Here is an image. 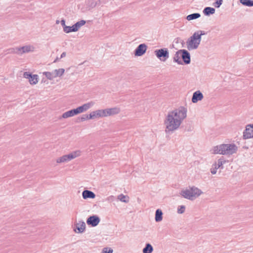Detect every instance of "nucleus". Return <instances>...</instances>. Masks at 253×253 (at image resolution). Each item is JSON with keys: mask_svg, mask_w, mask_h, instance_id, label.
Wrapping results in <instances>:
<instances>
[{"mask_svg": "<svg viewBox=\"0 0 253 253\" xmlns=\"http://www.w3.org/2000/svg\"><path fill=\"white\" fill-rule=\"evenodd\" d=\"M81 155V151L80 150H76L71 152L68 155H65L63 156L58 158L56 160L57 163H67L77 157L80 156Z\"/></svg>", "mask_w": 253, "mask_h": 253, "instance_id": "5", "label": "nucleus"}, {"mask_svg": "<svg viewBox=\"0 0 253 253\" xmlns=\"http://www.w3.org/2000/svg\"><path fill=\"white\" fill-rule=\"evenodd\" d=\"M222 0H216V1L213 3V5L216 8H219L222 4Z\"/></svg>", "mask_w": 253, "mask_h": 253, "instance_id": "37", "label": "nucleus"}, {"mask_svg": "<svg viewBox=\"0 0 253 253\" xmlns=\"http://www.w3.org/2000/svg\"><path fill=\"white\" fill-rule=\"evenodd\" d=\"M127 198H128V197H127L126 196H125L124 195H123V194H121L120 195H119L118 196V199L120 200L121 202H124V203H127L128 202V200H126V199Z\"/></svg>", "mask_w": 253, "mask_h": 253, "instance_id": "32", "label": "nucleus"}, {"mask_svg": "<svg viewBox=\"0 0 253 253\" xmlns=\"http://www.w3.org/2000/svg\"><path fill=\"white\" fill-rule=\"evenodd\" d=\"M203 97L204 96L200 91H196L194 92L193 94L192 97V102L194 103H197L198 101L202 100Z\"/></svg>", "mask_w": 253, "mask_h": 253, "instance_id": "12", "label": "nucleus"}, {"mask_svg": "<svg viewBox=\"0 0 253 253\" xmlns=\"http://www.w3.org/2000/svg\"><path fill=\"white\" fill-rule=\"evenodd\" d=\"M156 57L161 61H166L169 57V50L167 48H161L154 51Z\"/></svg>", "mask_w": 253, "mask_h": 253, "instance_id": "6", "label": "nucleus"}, {"mask_svg": "<svg viewBox=\"0 0 253 253\" xmlns=\"http://www.w3.org/2000/svg\"><path fill=\"white\" fill-rule=\"evenodd\" d=\"M113 250L111 248H105L103 249L102 253H112Z\"/></svg>", "mask_w": 253, "mask_h": 253, "instance_id": "40", "label": "nucleus"}, {"mask_svg": "<svg viewBox=\"0 0 253 253\" xmlns=\"http://www.w3.org/2000/svg\"><path fill=\"white\" fill-rule=\"evenodd\" d=\"M187 109L181 106L169 112L166 116L164 124L165 133L170 134L178 129L183 120L187 117Z\"/></svg>", "mask_w": 253, "mask_h": 253, "instance_id": "1", "label": "nucleus"}, {"mask_svg": "<svg viewBox=\"0 0 253 253\" xmlns=\"http://www.w3.org/2000/svg\"><path fill=\"white\" fill-rule=\"evenodd\" d=\"M18 47L15 48H10L7 50L8 51V53H13V54H19V50H18Z\"/></svg>", "mask_w": 253, "mask_h": 253, "instance_id": "34", "label": "nucleus"}, {"mask_svg": "<svg viewBox=\"0 0 253 253\" xmlns=\"http://www.w3.org/2000/svg\"><path fill=\"white\" fill-rule=\"evenodd\" d=\"M73 28H74L73 26H72L71 27V26H66L63 28V31L66 33H69L70 32H75V29H73Z\"/></svg>", "mask_w": 253, "mask_h": 253, "instance_id": "31", "label": "nucleus"}, {"mask_svg": "<svg viewBox=\"0 0 253 253\" xmlns=\"http://www.w3.org/2000/svg\"><path fill=\"white\" fill-rule=\"evenodd\" d=\"M86 22L85 20H82L80 21L77 22L74 25H73L74 28L75 32H77L79 29L85 24Z\"/></svg>", "mask_w": 253, "mask_h": 253, "instance_id": "21", "label": "nucleus"}, {"mask_svg": "<svg viewBox=\"0 0 253 253\" xmlns=\"http://www.w3.org/2000/svg\"><path fill=\"white\" fill-rule=\"evenodd\" d=\"M76 229L74 231L77 233H83L85 229V224L84 221H79V223L76 225Z\"/></svg>", "mask_w": 253, "mask_h": 253, "instance_id": "13", "label": "nucleus"}, {"mask_svg": "<svg viewBox=\"0 0 253 253\" xmlns=\"http://www.w3.org/2000/svg\"><path fill=\"white\" fill-rule=\"evenodd\" d=\"M60 58L57 57L56 59L54 61V62H56L57 61H58Z\"/></svg>", "mask_w": 253, "mask_h": 253, "instance_id": "45", "label": "nucleus"}, {"mask_svg": "<svg viewBox=\"0 0 253 253\" xmlns=\"http://www.w3.org/2000/svg\"><path fill=\"white\" fill-rule=\"evenodd\" d=\"M214 154L231 155L238 151V147L234 143L222 144L216 146L213 149Z\"/></svg>", "mask_w": 253, "mask_h": 253, "instance_id": "2", "label": "nucleus"}, {"mask_svg": "<svg viewBox=\"0 0 253 253\" xmlns=\"http://www.w3.org/2000/svg\"><path fill=\"white\" fill-rule=\"evenodd\" d=\"M74 116L71 110H69L64 113L62 116L59 118V119H61L62 118L66 119L69 117H71Z\"/></svg>", "mask_w": 253, "mask_h": 253, "instance_id": "29", "label": "nucleus"}, {"mask_svg": "<svg viewBox=\"0 0 253 253\" xmlns=\"http://www.w3.org/2000/svg\"><path fill=\"white\" fill-rule=\"evenodd\" d=\"M216 170L217 169H215V168L212 167V168L211 169V172L212 174H215L216 173Z\"/></svg>", "mask_w": 253, "mask_h": 253, "instance_id": "41", "label": "nucleus"}, {"mask_svg": "<svg viewBox=\"0 0 253 253\" xmlns=\"http://www.w3.org/2000/svg\"><path fill=\"white\" fill-rule=\"evenodd\" d=\"M90 119L89 118V115L84 114L83 115L81 118L78 119L77 122H84L86 120Z\"/></svg>", "mask_w": 253, "mask_h": 253, "instance_id": "35", "label": "nucleus"}, {"mask_svg": "<svg viewBox=\"0 0 253 253\" xmlns=\"http://www.w3.org/2000/svg\"><path fill=\"white\" fill-rule=\"evenodd\" d=\"M181 53V58L185 64H189L191 62L190 54L186 49H180Z\"/></svg>", "mask_w": 253, "mask_h": 253, "instance_id": "8", "label": "nucleus"}, {"mask_svg": "<svg viewBox=\"0 0 253 253\" xmlns=\"http://www.w3.org/2000/svg\"><path fill=\"white\" fill-rule=\"evenodd\" d=\"M215 10L214 8L211 7H206L203 10L204 14L206 16H209L215 13Z\"/></svg>", "mask_w": 253, "mask_h": 253, "instance_id": "19", "label": "nucleus"}, {"mask_svg": "<svg viewBox=\"0 0 253 253\" xmlns=\"http://www.w3.org/2000/svg\"><path fill=\"white\" fill-rule=\"evenodd\" d=\"M147 48V46L145 43L139 44L134 51L135 56H141L143 55L146 52Z\"/></svg>", "mask_w": 253, "mask_h": 253, "instance_id": "7", "label": "nucleus"}, {"mask_svg": "<svg viewBox=\"0 0 253 253\" xmlns=\"http://www.w3.org/2000/svg\"><path fill=\"white\" fill-rule=\"evenodd\" d=\"M94 105V103L92 101L88 102L87 103L84 104L81 106L79 107L80 113H83L87 111L91 107H92Z\"/></svg>", "mask_w": 253, "mask_h": 253, "instance_id": "15", "label": "nucleus"}, {"mask_svg": "<svg viewBox=\"0 0 253 253\" xmlns=\"http://www.w3.org/2000/svg\"><path fill=\"white\" fill-rule=\"evenodd\" d=\"M203 192L198 188L193 186L189 187V189H183L180 194L184 198L193 201L200 196Z\"/></svg>", "mask_w": 253, "mask_h": 253, "instance_id": "4", "label": "nucleus"}, {"mask_svg": "<svg viewBox=\"0 0 253 253\" xmlns=\"http://www.w3.org/2000/svg\"><path fill=\"white\" fill-rule=\"evenodd\" d=\"M212 167L215 168V169H216L220 168L219 167H218V165L215 162L212 165Z\"/></svg>", "mask_w": 253, "mask_h": 253, "instance_id": "43", "label": "nucleus"}, {"mask_svg": "<svg viewBox=\"0 0 253 253\" xmlns=\"http://www.w3.org/2000/svg\"><path fill=\"white\" fill-rule=\"evenodd\" d=\"M89 118L90 119H92L95 118H99V116H98V110L93 111L90 113L89 115Z\"/></svg>", "mask_w": 253, "mask_h": 253, "instance_id": "33", "label": "nucleus"}, {"mask_svg": "<svg viewBox=\"0 0 253 253\" xmlns=\"http://www.w3.org/2000/svg\"><path fill=\"white\" fill-rule=\"evenodd\" d=\"M100 220V218L97 215H92L89 216L87 218L86 223L89 225H91L92 227H95L99 224Z\"/></svg>", "mask_w": 253, "mask_h": 253, "instance_id": "9", "label": "nucleus"}, {"mask_svg": "<svg viewBox=\"0 0 253 253\" xmlns=\"http://www.w3.org/2000/svg\"><path fill=\"white\" fill-rule=\"evenodd\" d=\"M64 72H65V70L63 68H60L59 69H55L53 71L55 78H56L57 77L62 76L63 75V74L64 73Z\"/></svg>", "mask_w": 253, "mask_h": 253, "instance_id": "24", "label": "nucleus"}, {"mask_svg": "<svg viewBox=\"0 0 253 253\" xmlns=\"http://www.w3.org/2000/svg\"><path fill=\"white\" fill-rule=\"evenodd\" d=\"M98 116L99 118L105 117L108 116L107 109L98 110Z\"/></svg>", "mask_w": 253, "mask_h": 253, "instance_id": "25", "label": "nucleus"}, {"mask_svg": "<svg viewBox=\"0 0 253 253\" xmlns=\"http://www.w3.org/2000/svg\"><path fill=\"white\" fill-rule=\"evenodd\" d=\"M206 34L204 31L199 30L195 32L186 42L187 47L189 50L197 49L201 41V37Z\"/></svg>", "mask_w": 253, "mask_h": 253, "instance_id": "3", "label": "nucleus"}, {"mask_svg": "<svg viewBox=\"0 0 253 253\" xmlns=\"http://www.w3.org/2000/svg\"><path fill=\"white\" fill-rule=\"evenodd\" d=\"M180 57H181V53L180 51V50H179L176 52L175 54H174L173 57V61L179 65H182L183 62L182 61L180 60Z\"/></svg>", "mask_w": 253, "mask_h": 253, "instance_id": "16", "label": "nucleus"}, {"mask_svg": "<svg viewBox=\"0 0 253 253\" xmlns=\"http://www.w3.org/2000/svg\"><path fill=\"white\" fill-rule=\"evenodd\" d=\"M43 74L49 80H52L54 78H55L53 72H43Z\"/></svg>", "mask_w": 253, "mask_h": 253, "instance_id": "30", "label": "nucleus"}, {"mask_svg": "<svg viewBox=\"0 0 253 253\" xmlns=\"http://www.w3.org/2000/svg\"><path fill=\"white\" fill-rule=\"evenodd\" d=\"M201 16V14L199 13H194L188 15L186 17V19L188 21L196 19Z\"/></svg>", "mask_w": 253, "mask_h": 253, "instance_id": "23", "label": "nucleus"}, {"mask_svg": "<svg viewBox=\"0 0 253 253\" xmlns=\"http://www.w3.org/2000/svg\"><path fill=\"white\" fill-rule=\"evenodd\" d=\"M66 53L65 52H63L61 54L60 59L65 57L66 56Z\"/></svg>", "mask_w": 253, "mask_h": 253, "instance_id": "44", "label": "nucleus"}, {"mask_svg": "<svg viewBox=\"0 0 253 253\" xmlns=\"http://www.w3.org/2000/svg\"><path fill=\"white\" fill-rule=\"evenodd\" d=\"M108 116L118 114L120 112V109L117 107L107 108Z\"/></svg>", "mask_w": 253, "mask_h": 253, "instance_id": "18", "label": "nucleus"}, {"mask_svg": "<svg viewBox=\"0 0 253 253\" xmlns=\"http://www.w3.org/2000/svg\"><path fill=\"white\" fill-rule=\"evenodd\" d=\"M185 206H180L178 207L177 209V212L179 214H182L185 212Z\"/></svg>", "mask_w": 253, "mask_h": 253, "instance_id": "36", "label": "nucleus"}, {"mask_svg": "<svg viewBox=\"0 0 253 253\" xmlns=\"http://www.w3.org/2000/svg\"><path fill=\"white\" fill-rule=\"evenodd\" d=\"M153 251V248L149 243H147L142 250L143 253H152Z\"/></svg>", "mask_w": 253, "mask_h": 253, "instance_id": "22", "label": "nucleus"}, {"mask_svg": "<svg viewBox=\"0 0 253 253\" xmlns=\"http://www.w3.org/2000/svg\"><path fill=\"white\" fill-rule=\"evenodd\" d=\"M82 196L84 199H94L95 197V194L91 191L88 190H84L82 193Z\"/></svg>", "mask_w": 253, "mask_h": 253, "instance_id": "14", "label": "nucleus"}, {"mask_svg": "<svg viewBox=\"0 0 253 253\" xmlns=\"http://www.w3.org/2000/svg\"><path fill=\"white\" fill-rule=\"evenodd\" d=\"M163 219V212L160 209H158L155 213V221L156 222H160Z\"/></svg>", "mask_w": 253, "mask_h": 253, "instance_id": "20", "label": "nucleus"}, {"mask_svg": "<svg viewBox=\"0 0 253 253\" xmlns=\"http://www.w3.org/2000/svg\"><path fill=\"white\" fill-rule=\"evenodd\" d=\"M102 3V0H88L87 5L93 8L96 5H99Z\"/></svg>", "mask_w": 253, "mask_h": 253, "instance_id": "17", "label": "nucleus"}, {"mask_svg": "<svg viewBox=\"0 0 253 253\" xmlns=\"http://www.w3.org/2000/svg\"><path fill=\"white\" fill-rule=\"evenodd\" d=\"M61 24L64 28L66 25H65V21L64 19H62L61 21Z\"/></svg>", "mask_w": 253, "mask_h": 253, "instance_id": "42", "label": "nucleus"}, {"mask_svg": "<svg viewBox=\"0 0 253 253\" xmlns=\"http://www.w3.org/2000/svg\"><path fill=\"white\" fill-rule=\"evenodd\" d=\"M59 20H56V24H59Z\"/></svg>", "mask_w": 253, "mask_h": 253, "instance_id": "46", "label": "nucleus"}, {"mask_svg": "<svg viewBox=\"0 0 253 253\" xmlns=\"http://www.w3.org/2000/svg\"><path fill=\"white\" fill-rule=\"evenodd\" d=\"M38 79L39 77L37 75H33L29 82L31 84H36L38 82Z\"/></svg>", "mask_w": 253, "mask_h": 253, "instance_id": "26", "label": "nucleus"}, {"mask_svg": "<svg viewBox=\"0 0 253 253\" xmlns=\"http://www.w3.org/2000/svg\"><path fill=\"white\" fill-rule=\"evenodd\" d=\"M32 76L33 75L31 73L28 72H25L23 74L24 78L26 79H28L29 80L31 78Z\"/></svg>", "mask_w": 253, "mask_h": 253, "instance_id": "38", "label": "nucleus"}, {"mask_svg": "<svg viewBox=\"0 0 253 253\" xmlns=\"http://www.w3.org/2000/svg\"><path fill=\"white\" fill-rule=\"evenodd\" d=\"M110 198H113V196H111Z\"/></svg>", "mask_w": 253, "mask_h": 253, "instance_id": "47", "label": "nucleus"}, {"mask_svg": "<svg viewBox=\"0 0 253 253\" xmlns=\"http://www.w3.org/2000/svg\"><path fill=\"white\" fill-rule=\"evenodd\" d=\"M71 110L72 112L73 116H75V115H78V114L81 113L79 107L77 108L76 109H72Z\"/></svg>", "mask_w": 253, "mask_h": 253, "instance_id": "39", "label": "nucleus"}, {"mask_svg": "<svg viewBox=\"0 0 253 253\" xmlns=\"http://www.w3.org/2000/svg\"><path fill=\"white\" fill-rule=\"evenodd\" d=\"M34 47L31 45L23 46L22 47H18L19 54H22L25 53H28L34 51Z\"/></svg>", "mask_w": 253, "mask_h": 253, "instance_id": "11", "label": "nucleus"}, {"mask_svg": "<svg viewBox=\"0 0 253 253\" xmlns=\"http://www.w3.org/2000/svg\"><path fill=\"white\" fill-rule=\"evenodd\" d=\"M240 2L244 5L249 7L253 6V0H240Z\"/></svg>", "mask_w": 253, "mask_h": 253, "instance_id": "27", "label": "nucleus"}, {"mask_svg": "<svg viewBox=\"0 0 253 253\" xmlns=\"http://www.w3.org/2000/svg\"><path fill=\"white\" fill-rule=\"evenodd\" d=\"M253 126L248 125L243 132V138L247 139L253 137Z\"/></svg>", "mask_w": 253, "mask_h": 253, "instance_id": "10", "label": "nucleus"}, {"mask_svg": "<svg viewBox=\"0 0 253 253\" xmlns=\"http://www.w3.org/2000/svg\"><path fill=\"white\" fill-rule=\"evenodd\" d=\"M227 161L225 160V159L222 157L221 158L219 159L217 162L215 163L218 165V167H219L220 169H223V165L225 163H226Z\"/></svg>", "mask_w": 253, "mask_h": 253, "instance_id": "28", "label": "nucleus"}]
</instances>
